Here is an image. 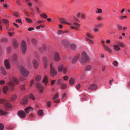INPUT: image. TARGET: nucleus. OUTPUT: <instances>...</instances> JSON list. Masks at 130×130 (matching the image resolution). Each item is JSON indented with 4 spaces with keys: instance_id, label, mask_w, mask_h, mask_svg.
<instances>
[{
    "instance_id": "23",
    "label": "nucleus",
    "mask_w": 130,
    "mask_h": 130,
    "mask_svg": "<svg viewBox=\"0 0 130 130\" xmlns=\"http://www.w3.org/2000/svg\"><path fill=\"white\" fill-rule=\"evenodd\" d=\"M27 102L28 101L27 99L26 98H24L22 100L21 103L22 104L25 105L27 103Z\"/></svg>"
},
{
    "instance_id": "54",
    "label": "nucleus",
    "mask_w": 130,
    "mask_h": 130,
    "mask_svg": "<svg viewBox=\"0 0 130 130\" xmlns=\"http://www.w3.org/2000/svg\"><path fill=\"white\" fill-rule=\"evenodd\" d=\"M59 96V94L58 93H57L56 94L54 95L53 98V100L56 99V98H58Z\"/></svg>"
},
{
    "instance_id": "21",
    "label": "nucleus",
    "mask_w": 130,
    "mask_h": 130,
    "mask_svg": "<svg viewBox=\"0 0 130 130\" xmlns=\"http://www.w3.org/2000/svg\"><path fill=\"white\" fill-rule=\"evenodd\" d=\"M18 57L17 54H14L12 56V60L13 62H15L17 60Z\"/></svg>"
},
{
    "instance_id": "42",
    "label": "nucleus",
    "mask_w": 130,
    "mask_h": 130,
    "mask_svg": "<svg viewBox=\"0 0 130 130\" xmlns=\"http://www.w3.org/2000/svg\"><path fill=\"white\" fill-rule=\"evenodd\" d=\"M63 82V80L61 79H59L57 81V83L58 84H61Z\"/></svg>"
},
{
    "instance_id": "40",
    "label": "nucleus",
    "mask_w": 130,
    "mask_h": 130,
    "mask_svg": "<svg viewBox=\"0 0 130 130\" xmlns=\"http://www.w3.org/2000/svg\"><path fill=\"white\" fill-rule=\"evenodd\" d=\"M29 98L30 99H32L33 100H34L35 99V98L34 96V95L32 93H30L29 96Z\"/></svg>"
},
{
    "instance_id": "58",
    "label": "nucleus",
    "mask_w": 130,
    "mask_h": 130,
    "mask_svg": "<svg viewBox=\"0 0 130 130\" xmlns=\"http://www.w3.org/2000/svg\"><path fill=\"white\" fill-rule=\"evenodd\" d=\"M4 128V126L2 123H0V130H3Z\"/></svg>"
},
{
    "instance_id": "14",
    "label": "nucleus",
    "mask_w": 130,
    "mask_h": 130,
    "mask_svg": "<svg viewBox=\"0 0 130 130\" xmlns=\"http://www.w3.org/2000/svg\"><path fill=\"white\" fill-rule=\"evenodd\" d=\"M33 110V108L30 107H28L26 108L25 109V111L26 113L28 114L30 112L32 111Z\"/></svg>"
},
{
    "instance_id": "36",
    "label": "nucleus",
    "mask_w": 130,
    "mask_h": 130,
    "mask_svg": "<svg viewBox=\"0 0 130 130\" xmlns=\"http://www.w3.org/2000/svg\"><path fill=\"white\" fill-rule=\"evenodd\" d=\"M86 35L90 39H92L93 38V36L89 33L87 32Z\"/></svg>"
},
{
    "instance_id": "2",
    "label": "nucleus",
    "mask_w": 130,
    "mask_h": 130,
    "mask_svg": "<svg viewBox=\"0 0 130 130\" xmlns=\"http://www.w3.org/2000/svg\"><path fill=\"white\" fill-rule=\"evenodd\" d=\"M0 103H3L5 107V109L6 110H8V108H10L11 107V104L8 101L5 100L4 99H0Z\"/></svg>"
},
{
    "instance_id": "18",
    "label": "nucleus",
    "mask_w": 130,
    "mask_h": 130,
    "mask_svg": "<svg viewBox=\"0 0 130 130\" xmlns=\"http://www.w3.org/2000/svg\"><path fill=\"white\" fill-rule=\"evenodd\" d=\"M97 88V86L95 84H92L88 88V89L89 90H95Z\"/></svg>"
},
{
    "instance_id": "48",
    "label": "nucleus",
    "mask_w": 130,
    "mask_h": 130,
    "mask_svg": "<svg viewBox=\"0 0 130 130\" xmlns=\"http://www.w3.org/2000/svg\"><path fill=\"white\" fill-rule=\"evenodd\" d=\"M7 112L2 110H0V115H5L6 114Z\"/></svg>"
},
{
    "instance_id": "4",
    "label": "nucleus",
    "mask_w": 130,
    "mask_h": 130,
    "mask_svg": "<svg viewBox=\"0 0 130 130\" xmlns=\"http://www.w3.org/2000/svg\"><path fill=\"white\" fill-rule=\"evenodd\" d=\"M20 72L21 74L25 77H27L29 73V72L23 66L21 67Z\"/></svg>"
},
{
    "instance_id": "24",
    "label": "nucleus",
    "mask_w": 130,
    "mask_h": 130,
    "mask_svg": "<svg viewBox=\"0 0 130 130\" xmlns=\"http://www.w3.org/2000/svg\"><path fill=\"white\" fill-rule=\"evenodd\" d=\"M69 82L71 85H73L75 83V79L73 78H71L70 79Z\"/></svg>"
},
{
    "instance_id": "50",
    "label": "nucleus",
    "mask_w": 130,
    "mask_h": 130,
    "mask_svg": "<svg viewBox=\"0 0 130 130\" xmlns=\"http://www.w3.org/2000/svg\"><path fill=\"white\" fill-rule=\"evenodd\" d=\"M67 69L66 67L64 68L62 70V72L64 74H66L67 72Z\"/></svg>"
},
{
    "instance_id": "60",
    "label": "nucleus",
    "mask_w": 130,
    "mask_h": 130,
    "mask_svg": "<svg viewBox=\"0 0 130 130\" xmlns=\"http://www.w3.org/2000/svg\"><path fill=\"white\" fill-rule=\"evenodd\" d=\"M113 65L115 66H117L118 64V62L116 61H114L113 63Z\"/></svg>"
},
{
    "instance_id": "6",
    "label": "nucleus",
    "mask_w": 130,
    "mask_h": 130,
    "mask_svg": "<svg viewBox=\"0 0 130 130\" xmlns=\"http://www.w3.org/2000/svg\"><path fill=\"white\" fill-rule=\"evenodd\" d=\"M21 50L23 54L25 53L26 50V45L25 42L24 41L22 42Z\"/></svg>"
},
{
    "instance_id": "51",
    "label": "nucleus",
    "mask_w": 130,
    "mask_h": 130,
    "mask_svg": "<svg viewBox=\"0 0 130 130\" xmlns=\"http://www.w3.org/2000/svg\"><path fill=\"white\" fill-rule=\"evenodd\" d=\"M16 97V95H14L11 98L10 100L11 101H13L15 100Z\"/></svg>"
},
{
    "instance_id": "25",
    "label": "nucleus",
    "mask_w": 130,
    "mask_h": 130,
    "mask_svg": "<svg viewBox=\"0 0 130 130\" xmlns=\"http://www.w3.org/2000/svg\"><path fill=\"white\" fill-rule=\"evenodd\" d=\"M2 21L3 23L6 24V29H7L8 28L9 26V25L8 23V21L7 20L3 19L2 20Z\"/></svg>"
},
{
    "instance_id": "15",
    "label": "nucleus",
    "mask_w": 130,
    "mask_h": 130,
    "mask_svg": "<svg viewBox=\"0 0 130 130\" xmlns=\"http://www.w3.org/2000/svg\"><path fill=\"white\" fill-rule=\"evenodd\" d=\"M32 64L33 66L35 69L38 68L39 64L38 62L36 59H33L32 61Z\"/></svg>"
},
{
    "instance_id": "33",
    "label": "nucleus",
    "mask_w": 130,
    "mask_h": 130,
    "mask_svg": "<svg viewBox=\"0 0 130 130\" xmlns=\"http://www.w3.org/2000/svg\"><path fill=\"white\" fill-rule=\"evenodd\" d=\"M12 80L16 84H19V80L16 79L15 77H13L12 78Z\"/></svg>"
},
{
    "instance_id": "5",
    "label": "nucleus",
    "mask_w": 130,
    "mask_h": 130,
    "mask_svg": "<svg viewBox=\"0 0 130 130\" xmlns=\"http://www.w3.org/2000/svg\"><path fill=\"white\" fill-rule=\"evenodd\" d=\"M53 55L54 60L56 61H58L61 60L59 53L56 52H54L53 54Z\"/></svg>"
},
{
    "instance_id": "45",
    "label": "nucleus",
    "mask_w": 130,
    "mask_h": 130,
    "mask_svg": "<svg viewBox=\"0 0 130 130\" xmlns=\"http://www.w3.org/2000/svg\"><path fill=\"white\" fill-rule=\"evenodd\" d=\"M102 12V10L101 9L99 8L96 11V13H101Z\"/></svg>"
},
{
    "instance_id": "20",
    "label": "nucleus",
    "mask_w": 130,
    "mask_h": 130,
    "mask_svg": "<svg viewBox=\"0 0 130 130\" xmlns=\"http://www.w3.org/2000/svg\"><path fill=\"white\" fill-rule=\"evenodd\" d=\"M103 47L105 51H107L109 53H111V50L108 46L106 45H104V47Z\"/></svg>"
},
{
    "instance_id": "28",
    "label": "nucleus",
    "mask_w": 130,
    "mask_h": 130,
    "mask_svg": "<svg viewBox=\"0 0 130 130\" xmlns=\"http://www.w3.org/2000/svg\"><path fill=\"white\" fill-rule=\"evenodd\" d=\"M60 23L63 24H68L69 25H70V24L69 23H68L67 22H66L65 21V20L63 18L61 19H60Z\"/></svg>"
},
{
    "instance_id": "10",
    "label": "nucleus",
    "mask_w": 130,
    "mask_h": 130,
    "mask_svg": "<svg viewBox=\"0 0 130 130\" xmlns=\"http://www.w3.org/2000/svg\"><path fill=\"white\" fill-rule=\"evenodd\" d=\"M9 60L5 59L4 61V64L6 69H9L10 68V66L9 62Z\"/></svg>"
},
{
    "instance_id": "12",
    "label": "nucleus",
    "mask_w": 130,
    "mask_h": 130,
    "mask_svg": "<svg viewBox=\"0 0 130 130\" xmlns=\"http://www.w3.org/2000/svg\"><path fill=\"white\" fill-rule=\"evenodd\" d=\"M43 60L44 62V67L45 68H47L48 64L47 58L46 57L44 56L43 57Z\"/></svg>"
},
{
    "instance_id": "16",
    "label": "nucleus",
    "mask_w": 130,
    "mask_h": 130,
    "mask_svg": "<svg viewBox=\"0 0 130 130\" xmlns=\"http://www.w3.org/2000/svg\"><path fill=\"white\" fill-rule=\"evenodd\" d=\"M62 43L63 46H64L66 47H67L68 46L69 42L68 40L65 39L62 40Z\"/></svg>"
},
{
    "instance_id": "39",
    "label": "nucleus",
    "mask_w": 130,
    "mask_h": 130,
    "mask_svg": "<svg viewBox=\"0 0 130 130\" xmlns=\"http://www.w3.org/2000/svg\"><path fill=\"white\" fill-rule=\"evenodd\" d=\"M43 113V111L42 110H39L38 111V114L39 116H42Z\"/></svg>"
},
{
    "instance_id": "38",
    "label": "nucleus",
    "mask_w": 130,
    "mask_h": 130,
    "mask_svg": "<svg viewBox=\"0 0 130 130\" xmlns=\"http://www.w3.org/2000/svg\"><path fill=\"white\" fill-rule=\"evenodd\" d=\"M41 77L40 75H38L36 76V80L37 81H38L41 80Z\"/></svg>"
},
{
    "instance_id": "29",
    "label": "nucleus",
    "mask_w": 130,
    "mask_h": 130,
    "mask_svg": "<svg viewBox=\"0 0 130 130\" xmlns=\"http://www.w3.org/2000/svg\"><path fill=\"white\" fill-rule=\"evenodd\" d=\"M85 40L87 41L89 44H93L94 43L93 41L91 39L86 37L85 38Z\"/></svg>"
},
{
    "instance_id": "31",
    "label": "nucleus",
    "mask_w": 130,
    "mask_h": 130,
    "mask_svg": "<svg viewBox=\"0 0 130 130\" xmlns=\"http://www.w3.org/2000/svg\"><path fill=\"white\" fill-rule=\"evenodd\" d=\"M43 81L45 83V85H46L47 84L48 80L47 77L46 76H45L43 80Z\"/></svg>"
},
{
    "instance_id": "56",
    "label": "nucleus",
    "mask_w": 130,
    "mask_h": 130,
    "mask_svg": "<svg viewBox=\"0 0 130 130\" xmlns=\"http://www.w3.org/2000/svg\"><path fill=\"white\" fill-rule=\"evenodd\" d=\"M9 7V4H4L3 5V7L7 9Z\"/></svg>"
},
{
    "instance_id": "9",
    "label": "nucleus",
    "mask_w": 130,
    "mask_h": 130,
    "mask_svg": "<svg viewBox=\"0 0 130 130\" xmlns=\"http://www.w3.org/2000/svg\"><path fill=\"white\" fill-rule=\"evenodd\" d=\"M36 87L40 92H43L44 88L40 83H38L36 85Z\"/></svg>"
},
{
    "instance_id": "52",
    "label": "nucleus",
    "mask_w": 130,
    "mask_h": 130,
    "mask_svg": "<svg viewBox=\"0 0 130 130\" xmlns=\"http://www.w3.org/2000/svg\"><path fill=\"white\" fill-rule=\"evenodd\" d=\"M73 24L77 28H78L80 27V24L76 23L74 22V23Z\"/></svg>"
},
{
    "instance_id": "22",
    "label": "nucleus",
    "mask_w": 130,
    "mask_h": 130,
    "mask_svg": "<svg viewBox=\"0 0 130 130\" xmlns=\"http://www.w3.org/2000/svg\"><path fill=\"white\" fill-rule=\"evenodd\" d=\"M64 67L62 64H61L59 65L58 68V70L59 72H62V70Z\"/></svg>"
},
{
    "instance_id": "32",
    "label": "nucleus",
    "mask_w": 130,
    "mask_h": 130,
    "mask_svg": "<svg viewBox=\"0 0 130 130\" xmlns=\"http://www.w3.org/2000/svg\"><path fill=\"white\" fill-rule=\"evenodd\" d=\"M117 43L121 47H125V45L121 42L118 41L117 42Z\"/></svg>"
},
{
    "instance_id": "62",
    "label": "nucleus",
    "mask_w": 130,
    "mask_h": 130,
    "mask_svg": "<svg viewBox=\"0 0 130 130\" xmlns=\"http://www.w3.org/2000/svg\"><path fill=\"white\" fill-rule=\"evenodd\" d=\"M80 87V84L77 85L76 86V88L78 90L79 89Z\"/></svg>"
},
{
    "instance_id": "55",
    "label": "nucleus",
    "mask_w": 130,
    "mask_h": 130,
    "mask_svg": "<svg viewBox=\"0 0 130 130\" xmlns=\"http://www.w3.org/2000/svg\"><path fill=\"white\" fill-rule=\"evenodd\" d=\"M26 77H25L24 76H21L20 78V79L21 80H24L26 79Z\"/></svg>"
},
{
    "instance_id": "30",
    "label": "nucleus",
    "mask_w": 130,
    "mask_h": 130,
    "mask_svg": "<svg viewBox=\"0 0 130 130\" xmlns=\"http://www.w3.org/2000/svg\"><path fill=\"white\" fill-rule=\"evenodd\" d=\"M114 48L115 50L116 51H118L120 49V48L117 45H115L114 46Z\"/></svg>"
},
{
    "instance_id": "41",
    "label": "nucleus",
    "mask_w": 130,
    "mask_h": 130,
    "mask_svg": "<svg viewBox=\"0 0 130 130\" xmlns=\"http://www.w3.org/2000/svg\"><path fill=\"white\" fill-rule=\"evenodd\" d=\"M8 90V88L7 86H4L3 88V91L5 93H6Z\"/></svg>"
},
{
    "instance_id": "17",
    "label": "nucleus",
    "mask_w": 130,
    "mask_h": 130,
    "mask_svg": "<svg viewBox=\"0 0 130 130\" xmlns=\"http://www.w3.org/2000/svg\"><path fill=\"white\" fill-rule=\"evenodd\" d=\"M79 57V55L78 54L76 55L73 58L72 60V62L73 63H75L78 60Z\"/></svg>"
},
{
    "instance_id": "7",
    "label": "nucleus",
    "mask_w": 130,
    "mask_h": 130,
    "mask_svg": "<svg viewBox=\"0 0 130 130\" xmlns=\"http://www.w3.org/2000/svg\"><path fill=\"white\" fill-rule=\"evenodd\" d=\"M17 114L18 116L21 118L24 119L25 118L26 115L24 111L20 110L18 112Z\"/></svg>"
},
{
    "instance_id": "63",
    "label": "nucleus",
    "mask_w": 130,
    "mask_h": 130,
    "mask_svg": "<svg viewBox=\"0 0 130 130\" xmlns=\"http://www.w3.org/2000/svg\"><path fill=\"white\" fill-rule=\"evenodd\" d=\"M54 102L55 103H58L60 102V100L58 99L57 100H56V99L54 100Z\"/></svg>"
},
{
    "instance_id": "61",
    "label": "nucleus",
    "mask_w": 130,
    "mask_h": 130,
    "mask_svg": "<svg viewBox=\"0 0 130 130\" xmlns=\"http://www.w3.org/2000/svg\"><path fill=\"white\" fill-rule=\"evenodd\" d=\"M5 83V82L3 80H0V85H2L4 84Z\"/></svg>"
},
{
    "instance_id": "46",
    "label": "nucleus",
    "mask_w": 130,
    "mask_h": 130,
    "mask_svg": "<svg viewBox=\"0 0 130 130\" xmlns=\"http://www.w3.org/2000/svg\"><path fill=\"white\" fill-rule=\"evenodd\" d=\"M57 34L59 35H61L64 34V32L63 31L60 30H59L57 32Z\"/></svg>"
},
{
    "instance_id": "57",
    "label": "nucleus",
    "mask_w": 130,
    "mask_h": 130,
    "mask_svg": "<svg viewBox=\"0 0 130 130\" xmlns=\"http://www.w3.org/2000/svg\"><path fill=\"white\" fill-rule=\"evenodd\" d=\"M51 101L48 102H47V106L48 107H50L51 106Z\"/></svg>"
},
{
    "instance_id": "64",
    "label": "nucleus",
    "mask_w": 130,
    "mask_h": 130,
    "mask_svg": "<svg viewBox=\"0 0 130 130\" xmlns=\"http://www.w3.org/2000/svg\"><path fill=\"white\" fill-rule=\"evenodd\" d=\"M56 81V80H52L51 82V85H53L54 84L55 82Z\"/></svg>"
},
{
    "instance_id": "44",
    "label": "nucleus",
    "mask_w": 130,
    "mask_h": 130,
    "mask_svg": "<svg viewBox=\"0 0 130 130\" xmlns=\"http://www.w3.org/2000/svg\"><path fill=\"white\" fill-rule=\"evenodd\" d=\"M103 24L102 23H100L95 25V27H103Z\"/></svg>"
},
{
    "instance_id": "37",
    "label": "nucleus",
    "mask_w": 130,
    "mask_h": 130,
    "mask_svg": "<svg viewBox=\"0 0 130 130\" xmlns=\"http://www.w3.org/2000/svg\"><path fill=\"white\" fill-rule=\"evenodd\" d=\"M1 69L2 72V74L3 75H5L6 74V73L5 71L4 70V68L3 67H1Z\"/></svg>"
},
{
    "instance_id": "43",
    "label": "nucleus",
    "mask_w": 130,
    "mask_h": 130,
    "mask_svg": "<svg viewBox=\"0 0 130 130\" xmlns=\"http://www.w3.org/2000/svg\"><path fill=\"white\" fill-rule=\"evenodd\" d=\"M1 41L2 42L6 43L8 42V40L7 38H4L2 39Z\"/></svg>"
},
{
    "instance_id": "13",
    "label": "nucleus",
    "mask_w": 130,
    "mask_h": 130,
    "mask_svg": "<svg viewBox=\"0 0 130 130\" xmlns=\"http://www.w3.org/2000/svg\"><path fill=\"white\" fill-rule=\"evenodd\" d=\"M46 47L45 45H43L42 46L39 47L38 49L39 51L41 54H43L44 51L46 50Z\"/></svg>"
},
{
    "instance_id": "1",
    "label": "nucleus",
    "mask_w": 130,
    "mask_h": 130,
    "mask_svg": "<svg viewBox=\"0 0 130 130\" xmlns=\"http://www.w3.org/2000/svg\"><path fill=\"white\" fill-rule=\"evenodd\" d=\"M90 60V58L85 52H83L82 54V56L80 58V61L82 64H83L86 62H89Z\"/></svg>"
},
{
    "instance_id": "59",
    "label": "nucleus",
    "mask_w": 130,
    "mask_h": 130,
    "mask_svg": "<svg viewBox=\"0 0 130 130\" xmlns=\"http://www.w3.org/2000/svg\"><path fill=\"white\" fill-rule=\"evenodd\" d=\"M34 54L35 57L36 58H38V57H39V55L37 52H35L34 53Z\"/></svg>"
},
{
    "instance_id": "49",
    "label": "nucleus",
    "mask_w": 130,
    "mask_h": 130,
    "mask_svg": "<svg viewBox=\"0 0 130 130\" xmlns=\"http://www.w3.org/2000/svg\"><path fill=\"white\" fill-rule=\"evenodd\" d=\"M25 19L26 21L28 23H31L32 22V21L29 18H26Z\"/></svg>"
},
{
    "instance_id": "8",
    "label": "nucleus",
    "mask_w": 130,
    "mask_h": 130,
    "mask_svg": "<svg viewBox=\"0 0 130 130\" xmlns=\"http://www.w3.org/2000/svg\"><path fill=\"white\" fill-rule=\"evenodd\" d=\"M8 84L11 89L10 91L11 92L13 91L14 89L15 84L12 82L11 79H10L9 82H8Z\"/></svg>"
},
{
    "instance_id": "26",
    "label": "nucleus",
    "mask_w": 130,
    "mask_h": 130,
    "mask_svg": "<svg viewBox=\"0 0 130 130\" xmlns=\"http://www.w3.org/2000/svg\"><path fill=\"white\" fill-rule=\"evenodd\" d=\"M92 69V66L91 65H88L86 67L85 70L86 71H89L91 70Z\"/></svg>"
},
{
    "instance_id": "47",
    "label": "nucleus",
    "mask_w": 130,
    "mask_h": 130,
    "mask_svg": "<svg viewBox=\"0 0 130 130\" xmlns=\"http://www.w3.org/2000/svg\"><path fill=\"white\" fill-rule=\"evenodd\" d=\"M61 87L62 89H65L67 88V86L66 84H61Z\"/></svg>"
},
{
    "instance_id": "27",
    "label": "nucleus",
    "mask_w": 130,
    "mask_h": 130,
    "mask_svg": "<svg viewBox=\"0 0 130 130\" xmlns=\"http://www.w3.org/2000/svg\"><path fill=\"white\" fill-rule=\"evenodd\" d=\"M70 47L71 48L72 50L74 51L76 49V45L75 44H71Z\"/></svg>"
},
{
    "instance_id": "35",
    "label": "nucleus",
    "mask_w": 130,
    "mask_h": 130,
    "mask_svg": "<svg viewBox=\"0 0 130 130\" xmlns=\"http://www.w3.org/2000/svg\"><path fill=\"white\" fill-rule=\"evenodd\" d=\"M40 17L44 19L47 18V16L46 14L45 13L41 14L40 15Z\"/></svg>"
},
{
    "instance_id": "11",
    "label": "nucleus",
    "mask_w": 130,
    "mask_h": 130,
    "mask_svg": "<svg viewBox=\"0 0 130 130\" xmlns=\"http://www.w3.org/2000/svg\"><path fill=\"white\" fill-rule=\"evenodd\" d=\"M57 72L54 68L50 69V74L52 77H54L57 75Z\"/></svg>"
},
{
    "instance_id": "3",
    "label": "nucleus",
    "mask_w": 130,
    "mask_h": 130,
    "mask_svg": "<svg viewBox=\"0 0 130 130\" xmlns=\"http://www.w3.org/2000/svg\"><path fill=\"white\" fill-rule=\"evenodd\" d=\"M33 59H34V57L32 56H29L27 57V65L29 67H32V62Z\"/></svg>"
},
{
    "instance_id": "53",
    "label": "nucleus",
    "mask_w": 130,
    "mask_h": 130,
    "mask_svg": "<svg viewBox=\"0 0 130 130\" xmlns=\"http://www.w3.org/2000/svg\"><path fill=\"white\" fill-rule=\"evenodd\" d=\"M117 26L119 30H122V26L120 24H117Z\"/></svg>"
},
{
    "instance_id": "34",
    "label": "nucleus",
    "mask_w": 130,
    "mask_h": 130,
    "mask_svg": "<svg viewBox=\"0 0 130 130\" xmlns=\"http://www.w3.org/2000/svg\"><path fill=\"white\" fill-rule=\"evenodd\" d=\"M32 43L34 45H36L37 43V41L34 38H32L31 40Z\"/></svg>"
},
{
    "instance_id": "19",
    "label": "nucleus",
    "mask_w": 130,
    "mask_h": 130,
    "mask_svg": "<svg viewBox=\"0 0 130 130\" xmlns=\"http://www.w3.org/2000/svg\"><path fill=\"white\" fill-rule=\"evenodd\" d=\"M12 43L13 46L15 48H16L18 47V43L17 41L15 39H13Z\"/></svg>"
}]
</instances>
